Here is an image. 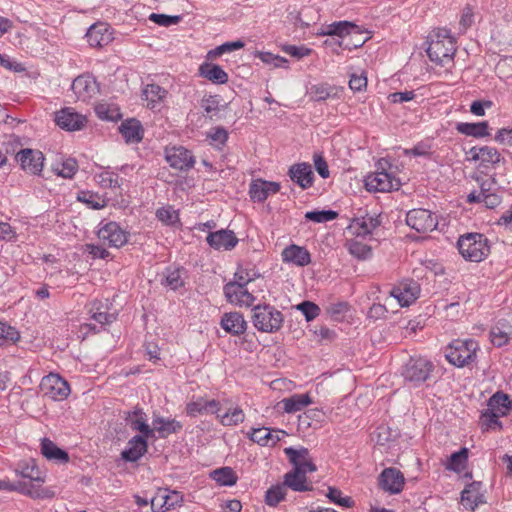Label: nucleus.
Returning <instances> with one entry per match:
<instances>
[{
  "mask_svg": "<svg viewBox=\"0 0 512 512\" xmlns=\"http://www.w3.org/2000/svg\"><path fill=\"white\" fill-rule=\"evenodd\" d=\"M429 59L436 64H445L454 58L456 52L454 38L446 29H438L429 36L426 50Z\"/></svg>",
  "mask_w": 512,
  "mask_h": 512,
  "instance_id": "nucleus-1",
  "label": "nucleus"
},
{
  "mask_svg": "<svg viewBox=\"0 0 512 512\" xmlns=\"http://www.w3.org/2000/svg\"><path fill=\"white\" fill-rule=\"evenodd\" d=\"M459 253L470 262H481L490 254L488 239L480 233H467L457 242Z\"/></svg>",
  "mask_w": 512,
  "mask_h": 512,
  "instance_id": "nucleus-2",
  "label": "nucleus"
},
{
  "mask_svg": "<svg viewBox=\"0 0 512 512\" xmlns=\"http://www.w3.org/2000/svg\"><path fill=\"white\" fill-rule=\"evenodd\" d=\"M284 322L281 311L270 304H258L252 309V323L254 327L264 333L278 332Z\"/></svg>",
  "mask_w": 512,
  "mask_h": 512,
  "instance_id": "nucleus-3",
  "label": "nucleus"
},
{
  "mask_svg": "<svg viewBox=\"0 0 512 512\" xmlns=\"http://www.w3.org/2000/svg\"><path fill=\"white\" fill-rule=\"evenodd\" d=\"M479 344L474 339H456L446 348V359L456 367H464L476 360Z\"/></svg>",
  "mask_w": 512,
  "mask_h": 512,
  "instance_id": "nucleus-4",
  "label": "nucleus"
},
{
  "mask_svg": "<svg viewBox=\"0 0 512 512\" xmlns=\"http://www.w3.org/2000/svg\"><path fill=\"white\" fill-rule=\"evenodd\" d=\"M435 365L424 357H411L403 366L402 376L413 387H418L428 381Z\"/></svg>",
  "mask_w": 512,
  "mask_h": 512,
  "instance_id": "nucleus-5",
  "label": "nucleus"
},
{
  "mask_svg": "<svg viewBox=\"0 0 512 512\" xmlns=\"http://www.w3.org/2000/svg\"><path fill=\"white\" fill-rule=\"evenodd\" d=\"M40 390L43 396L54 401H62L70 394L68 382L59 374L50 373L42 378Z\"/></svg>",
  "mask_w": 512,
  "mask_h": 512,
  "instance_id": "nucleus-6",
  "label": "nucleus"
},
{
  "mask_svg": "<svg viewBox=\"0 0 512 512\" xmlns=\"http://www.w3.org/2000/svg\"><path fill=\"white\" fill-rule=\"evenodd\" d=\"M407 225L419 233L434 231L438 226V218L428 209H411L406 214Z\"/></svg>",
  "mask_w": 512,
  "mask_h": 512,
  "instance_id": "nucleus-7",
  "label": "nucleus"
},
{
  "mask_svg": "<svg viewBox=\"0 0 512 512\" xmlns=\"http://www.w3.org/2000/svg\"><path fill=\"white\" fill-rule=\"evenodd\" d=\"M97 236L103 244L120 248L128 241V233L114 221L100 222Z\"/></svg>",
  "mask_w": 512,
  "mask_h": 512,
  "instance_id": "nucleus-8",
  "label": "nucleus"
},
{
  "mask_svg": "<svg viewBox=\"0 0 512 512\" xmlns=\"http://www.w3.org/2000/svg\"><path fill=\"white\" fill-rule=\"evenodd\" d=\"M284 453L293 465V469L291 471L311 473L317 470L307 448L301 447L296 449L293 447H287L284 449Z\"/></svg>",
  "mask_w": 512,
  "mask_h": 512,
  "instance_id": "nucleus-9",
  "label": "nucleus"
},
{
  "mask_svg": "<svg viewBox=\"0 0 512 512\" xmlns=\"http://www.w3.org/2000/svg\"><path fill=\"white\" fill-rule=\"evenodd\" d=\"M420 291L421 288L417 281L407 279L391 289L390 295L397 299L399 304L404 307L412 304L419 297Z\"/></svg>",
  "mask_w": 512,
  "mask_h": 512,
  "instance_id": "nucleus-10",
  "label": "nucleus"
},
{
  "mask_svg": "<svg viewBox=\"0 0 512 512\" xmlns=\"http://www.w3.org/2000/svg\"><path fill=\"white\" fill-rule=\"evenodd\" d=\"M400 185L401 183L398 179L385 171L373 173L369 175L365 181V186L368 191L387 192L398 190Z\"/></svg>",
  "mask_w": 512,
  "mask_h": 512,
  "instance_id": "nucleus-11",
  "label": "nucleus"
},
{
  "mask_svg": "<svg viewBox=\"0 0 512 512\" xmlns=\"http://www.w3.org/2000/svg\"><path fill=\"white\" fill-rule=\"evenodd\" d=\"M16 160L24 171L34 175L39 174L44 166L43 153L38 150L22 149L16 154Z\"/></svg>",
  "mask_w": 512,
  "mask_h": 512,
  "instance_id": "nucleus-12",
  "label": "nucleus"
},
{
  "mask_svg": "<svg viewBox=\"0 0 512 512\" xmlns=\"http://www.w3.org/2000/svg\"><path fill=\"white\" fill-rule=\"evenodd\" d=\"M405 483L403 473L393 467L385 468L379 475V486L390 494H398L403 490Z\"/></svg>",
  "mask_w": 512,
  "mask_h": 512,
  "instance_id": "nucleus-13",
  "label": "nucleus"
},
{
  "mask_svg": "<svg viewBox=\"0 0 512 512\" xmlns=\"http://www.w3.org/2000/svg\"><path fill=\"white\" fill-rule=\"evenodd\" d=\"M165 158L171 167L181 171L191 169L195 163L191 152L182 146L167 149Z\"/></svg>",
  "mask_w": 512,
  "mask_h": 512,
  "instance_id": "nucleus-14",
  "label": "nucleus"
},
{
  "mask_svg": "<svg viewBox=\"0 0 512 512\" xmlns=\"http://www.w3.org/2000/svg\"><path fill=\"white\" fill-rule=\"evenodd\" d=\"M56 124L67 131L81 130L86 122V118L75 112L72 108H63L55 113Z\"/></svg>",
  "mask_w": 512,
  "mask_h": 512,
  "instance_id": "nucleus-15",
  "label": "nucleus"
},
{
  "mask_svg": "<svg viewBox=\"0 0 512 512\" xmlns=\"http://www.w3.org/2000/svg\"><path fill=\"white\" fill-rule=\"evenodd\" d=\"M280 188L278 182L256 179L249 185V195L252 201L262 203L269 195L278 193Z\"/></svg>",
  "mask_w": 512,
  "mask_h": 512,
  "instance_id": "nucleus-16",
  "label": "nucleus"
},
{
  "mask_svg": "<svg viewBox=\"0 0 512 512\" xmlns=\"http://www.w3.org/2000/svg\"><path fill=\"white\" fill-rule=\"evenodd\" d=\"M209 246L215 250H231L237 243L238 239L235 233L228 229H221L215 232H210L206 238Z\"/></svg>",
  "mask_w": 512,
  "mask_h": 512,
  "instance_id": "nucleus-17",
  "label": "nucleus"
},
{
  "mask_svg": "<svg viewBox=\"0 0 512 512\" xmlns=\"http://www.w3.org/2000/svg\"><path fill=\"white\" fill-rule=\"evenodd\" d=\"M125 420L132 431L140 433L138 436L154 438V429L148 425L146 414L142 409L127 412Z\"/></svg>",
  "mask_w": 512,
  "mask_h": 512,
  "instance_id": "nucleus-18",
  "label": "nucleus"
},
{
  "mask_svg": "<svg viewBox=\"0 0 512 512\" xmlns=\"http://www.w3.org/2000/svg\"><path fill=\"white\" fill-rule=\"evenodd\" d=\"M224 294L228 302L235 305L251 306L255 301V297L242 285L226 284Z\"/></svg>",
  "mask_w": 512,
  "mask_h": 512,
  "instance_id": "nucleus-19",
  "label": "nucleus"
},
{
  "mask_svg": "<svg viewBox=\"0 0 512 512\" xmlns=\"http://www.w3.org/2000/svg\"><path fill=\"white\" fill-rule=\"evenodd\" d=\"M72 90L78 99L87 101L97 93V82L91 75H81L74 79Z\"/></svg>",
  "mask_w": 512,
  "mask_h": 512,
  "instance_id": "nucleus-20",
  "label": "nucleus"
},
{
  "mask_svg": "<svg viewBox=\"0 0 512 512\" xmlns=\"http://www.w3.org/2000/svg\"><path fill=\"white\" fill-rule=\"evenodd\" d=\"M148 439L143 436H133L121 453L122 459L128 462L138 461L148 450Z\"/></svg>",
  "mask_w": 512,
  "mask_h": 512,
  "instance_id": "nucleus-21",
  "label": "nucleus"
},
{
  "mask_svg": "<svg viewBox=\"0 0 512 512\" xmlns=\"http://www.w3.org/2000/svg\"><path fill=\"white\" fill-rule=\"evenodd\" d=\"M281 256L283 262L292 263L299 267H304L311 263L310 252L305 247L296 244L285 247Z\"/></svg>",
  "mask_w": 512,
  "mask_h": 512,
  "instance_id": "nucleus-22",
  "label": "nucleus"
},
{
  "mask_svg": "<svg viewBox=\"0 0 512 512\" xmlns=\"http://www.w3.org/2000/svg\"><path fill=\"white\" fill-rule=\"evenodd\" d=\"M288 175L302 189L311 187L314 181L311 165L305 162L292 165L289 168Z\"/></svg>",
  "mask_w": 512,
  "mask_h": 512,
  "instance_id": "nucleus-23",
  "label": "nucleus"
},
{
  "mask_svg": "<svg viewBox=\"0 0 512 512\" xmlns=\"http://www.w3.org/2000/svg\"><path fill=\"white\" fill-rule=\"evenodd\" d=\"M220 326L227 333L238 336L245 333L247 322L240 312H228L221 317Z\"/></svg>",
  "mask_w": 512,
  "mask_h": 512,
  "instance_id": "nucleus-24",
  "label": "nucleus"
},
{
  "mask_svg": "<svg viewBox=\"0 0 512 512\" xmlns=\"http://www.w3.org/2000/svg\"><path fill=\"white\" fill-rule=\"evenodd\" d=\"M482 482L473 481L461 492V502L465 508L475 510L480 504L485 503L484 494L481 492Z\"/></svg>",
  "mask_w": 512,
  "mask_h": 512,
  "instance_id": "nucleus-25",
  "label": "nucleus"
},
{
  "mask_svg": "<svg viewBox=\"0 0 512 512\" xmlns=\"http://www.w3.org/2000/svg\"><path fill=\"white\" fill-rule=\"evenodd\" d=\"M41 484L42 483H36L32 481L30 483H12L11 491L19 492L33 499L52 498L54 496V493L47 488H43Z\"/></svg>",
  "mask_w": 512,
  "mask_h": 512,
  "instance_id": "nucleus-26",
  "label": "nucleus"
},
{
  "mask_svg": "<svg viewBox=\"0 0 512 512\" xmlns=\"http://www.w3.org/2000/svg\"><path fill=\"white\" fill-rule=\"evenodd\" d=\"M86 38L90 46L102 47L112 40V34L106 23H96L89 27Z\"/></svg>",
  "mask_w": 512,
  "mask_h": 512,
  "instance_id": "nucleus-27",
  "label": "nucleus"
},
{
  "mask_svg": "<svg viewBox=\"0 0 512 512\" xmlns=\"http://www.w3.org/2000/svg\"><path fill=\"white\" fill-rule=\"evenodd\" d=\"M280 430H271L267 427L252 428L247 433L248 438L261 446H274L280 441Z\"/></svg>",
  "mask_w": 512,
  "mask_h": 512,
  "instance_id": "nucleus-28",
  "label": "nucleus"
},
{
  "mask_svg": "<svg viewBox=\"0 0 512 512\" xmlns=\"http://www.w3.org/2000/svg\"><path fill=\"white\" fill-rule=\"evenodd\" d=\"M512 337V325L505 319L499 320L490 331L491 342L496 347L507 344Z\"/></svg>",
  "mask_w": 512,
  "mask_h": 512,
  "instance_id": "nucleus-29",
  "label": "nucleus"
},
{
  "mask_svg": "<svg viewBox=\"0 0 512 512\" xmlns=\"http://www.w3.org/2000/svg\"><path fill=\"white\" fill-rule=\"evenodd\" d=\"M154 433L157 432L160 438H166L171 434L178 433L182 430V423L176 419L164 418L161 416L153 418Z\"/></svg>",
  "mask_w": 512,
  "mask_h": 512,
  "instance_id": "nucleus-30",
  "label": "nucleus"
},
{
  "mask_svg": "<svg viewBox=\"0 0 512 512\" xmlns=\"http://www.w3.org/2000/svg\"><path fill=\"white\" fill-rule=\"evenodd\" d=\"M307 473L289 471L284 475L283 484L296 492H306L313 489L312 483L307 479Z\"/></svg>",
  "mask_w": 512,
  "mask_h": 512,
  "instance_id": "nucleus-31",
  "label": "nucleus"
},
{
  "mask_svg": "<svg viewBox=\"0 0 512 512\" xmlns=\"http://www.w3.org/2000/svg\"><path fill=\"white\" fill-rule=\"evenodd\" d=\"M16 474L27 478L32 482L36 483H44L45 482V474L40 471L38 466L36 465L35 460L30 459L28 461H22L18 464L16 470Z\"/></svg>",
  "mask_w": 512,
  "mask_h": 512,
  "instance_id": "nucleus-32",
  "label": "nucleus"
},
{
  "mask_svg": "<svg viewBox=\"0 0 512 512\" xmlns=\"http://www.w3.org/2000/svg\"><path fill=\"white\" fill-rule=\"evenodd\" d=\"M455 129L458 133L474 138H484L490 136L489 124L487 121L477 123L459 122Z\"/></svg>",
  "mask_w": 512,
  "mask_h": 512,
  "instance_id": "nucleus-33",
  "label": "nucleus"
},
{
  "mask_svg": "<svg viewBox=\"0 0 512 512\" xmlns=\"http://www.w3.org/2000/svg\"><path fill=\"white\" fill-rule=\"evenodd\" d=\"M487 408L504 417L512 411V400L507 394L499 391L489 398Z\"/></svg>",
  "mask_w": 512,
  "mask_h": 512,
  "instance_id": "nucleus-34",
  "label": "nucleus"
},
{
  "mask_svg": "<svg viewBox=\"0 0 512 512\" xmlns=\"http://www.w3.org/2000/svg\"><path fill=\"white\" fill-rule=\"evenodd\" d=\"M199 74L215 84L228 82V74L217 64L203 63L199 67Z\"/></svg>",
  "mask_w": 512,
  "mask_h": 512,
  "instance_id": "nucleus-35",
  "label": "nucleus"
},
{
  "mask_svg": "<svg viewBox=\"0 0 512 512\" xmlns=\"http://www.w3.org/2000/svg\"><path fill=\"white\" fill-rule=\"evenodd\" d=\"M120 132L128 143H138L143 138V128L140 121L128 119L122 122Z\"/></svg>",
  "mask_w": 512,
  "mask_h": 512,
  "instance_id": "nucleus-36",
  "label": "nucleus"
},
{
  "mask_svg": "<svg viewBox=\"0 0 512 512\" xmlns=\"http://www.w3.org/2000/svg\"><path fill=\"white\" fill-rule=\"evenodd\" d=\"M108 308L101 301H92L89 306L90 318L99 323L101 327L111 324L115 315L107 312Z\"/></svg>",
  "mask_w": 512,
  "mask_h": 512,
  "instance_id": "nucleus-37",
  "label": "nucleus"
},
{
  "mask_svg": "<svg viewBox=\"0 0 512 512\" xmlns=\"http://www.w3.org/2000/svg\"><path fill=\"white\" fill-rule=\"evenodd\" d=\"M323 35L345 37L352 34H359V28L349 21H338L325 27Z\"/></svg>",
  "mask_w": 512,
  "mask_h": 512,
  "instance_id": "nucleus-38",
  "label": "nucleus"
},
{
  "mask_svg": "<svg viewBox=\"0 0 512 512\" xmlns=\"http://www.w3.org/2000/svg\"><path fill=\"white\" fill-rule=\"evenodd\" d=\"M41 453L49 460H56L60 463L69 461L68 453L57 447L56 444L48 438H44L41 441Z\"/></svg>",
  "mask_w": 512,
  "mask_h": 512,
  "instance_id": "nucleus-39",
  "label": "nucleus"
},
{
  "mask_svg": "<svg viewBox=\"0 0 512 512\" xmlns=\"http://www.w3.org/2000/svg\"><path fill=\"white\" fill-rule=\"evenodd\" d=\"M381 224L379 215H369L358 218L355 220L354 227L356 228L357 236H365L371 234Z\"/></svg>",
  "mask_w": 512,
  "mask_h": 512,
  "instance_id": "nucleus-40",
  "label": "nucleus"
},
{
  "mask_svg": "<svg viewBox=\"0 0 512 512\" xmlns=\"http://www.w3.org/2000/svg\"><path fill=\"white\" fill-rule=\"evenodd\" d=\"M283 410L286 413H295L301 411L312 403L309 394H294L291 397L284 398L281 402Z\"/></svg>",
  "mask_w": 512,
  "mask_h": 512,
  "instance_id": "nucleus-41",
  "label": "nucleus"
},
{
  "mask_svg": "<svg viewBox=\"0 0 512 512\" xmlns=\"http://www.w3.org/2000/svg\"><path fill=\"white\" fill-rule=\"evenodd\" d=\"M210 477L221 486H233L238 477L231 467H221L210 473Z\"/></svg>",
  "mask_w": 512,
  "mask_h": 512,
  "instance_id": "nucleus-42",
  "label": "nucleus"
},
{
  "mask_svg": "<svg viewBox=\"0 0 512 512\" xmlns=\"http://www.w3.org/2000/svg\"><path fill=\"white\" fill-rule=\"evenodd\" d=\"M310 94L313 100L320 102L329 98H337L339 96V89L328 84H319L311 87Z\"/></svg>",
  "mask_w": 512,
  "mask_h": 512,
  "instance_id": "nucleus-43",
  "label": "nucleus"
},
{
  "mask_svg": "<svg viewBox=\"0 0 512 512\" xmlns=\"http://www.w3.org/2000/svg\"><path fill=\"white\" fill-rule=\"evenodd\" d=\"M469 450L466 447L461 448L458 452L451 454L446 469L460 473L466 466L468 461Z\"/></svg>",
  "mask_w": 512,
  "mask_h": 512,
  "instance_id": "nucleus-44",
  "label": "nucleus"
},
{
  "mask_svg": "<svg viewBox=\"0 0 512 512\" xmlns=\"http://www.w3.org/2000/svg\"><path fill=\"white\" fill-rule=\"evenodd\" d=\"M98 183L103 188H121L123 179L117 173L111 171L109 168L103 170L96 175Z\"/></svg>",
  "mask_w": 512,
  "mask_h": 512,
  "instance_id": "nucleus-45",
  "label": "nucleus"
},
{
  "mask_svg": "<svg viewBox=\"0 0 512 512\" xmlns=\"http://www.w3.org/2000/svg\"><path fill=\"white\" fill-rule=\"evenodd\" d=\"M183 273L184 270L180 268H167L164 272L165 279L162 281V284L172 290H177L184 286Z\"/></svg>",
  "mask_w": 512,
  "mask_h": 512,
  "instance_id": "nucleus-46",
  "label": "nucleus"
},
{
  "mask_svg": "<svg viewBox=\"0 0 512 512\" xmlns=\"http://www.w3.org/2000/svg\"><path fill=\"white\" fill-rule=\"evenodd\" d=\"M286 487L282 484L271 486L265 493V503L270 507H276L285 499Z\"/></svg>",
  "mask_w": 512,
  "mask_h": 512,
  "instance_id": "nucleus-47",
  "label": "nucleus"
},
{
  "mask_svg": "<svg viewBox=\"0 0 512 512\" xmlns=\"http://www.w3.org/2000/svg\"><path fill=\"white\" fill-rule=\"evenodd\" d=\"M347 249L351 255L360 260H366L372 255V249L369 245L355 239L347 242Z\"/></svg>",
  "mask_w": 512,
  "mask_h": 512,
  "instance_id": "nucleus-48",
  "label": "nucleus"
},
{
  "mask_svg": "<svg viewBox=\"0 0 512 512\" xmlns=\"http://www.w3.org/2000/svg\"><path fill=\"white\" fill-rule=\"evenodd\" d=\"M78 170L77 161L73 158H68L61 163L53 165V171L63 178H72Z\"/></svg>",
  "mask_w": 512,
  "mask_h": 512,
  "instance_id": "nucleus-49",
  "label": "nucleus"
},
{
  "mask_svg": "<svg viewBox=\"0 0 512 512\" xmlns=\"http://www.w3.org/2000/svg\"><path fill=\"white\" fill-rule=\"evenodd\" d=\"M166 95V90L157 84H149L143 90V97L148 101V106L155 107V104L163 99Z\"/></svg>",
  "mask_w": 512,
  "mask_h": 512,
  "instance_id": "nucleus-50",
  "label": "nucleus"
},
{
  "mask_svg": "<svg viewBox=\"0 0 512 512\" xmlns=\"http://www.w3.org/2000/svg\"><path fill=\"white\" fill-rule=\"evenodd\" d=\"M218 419L224 426H236L244 422L245 414L240 407H236L232 411H227L224 414L218 415Z\"/></svg>",
  "mask_w": 512,
  "mask_h": 512,
  "instance_id": "nucleus-51",
  "label": "nucleus"
},
{
  "mask_svg": "<svg viewBox=\"0 0 512 512\" xmlns=\"http://www.w3.org/2000/svg\"><path fill=\"white\" fill-rule=\"evenodd\" d=\"M480 151L482 152L480 155V163L483 167L495 165L503 159L499 151L494 147L482 146L480 147Z\"/></svg>",
  "mask_w": 512,
  "mask_h": 512,
  "instance_id": "nucleus-52",
  "label": "nucleus"
},
{
  "mask_svg": "<svg viewBox=\"0 0 512 512\" xmlns=\"http://www.w3.org/2000/svg\"><path fill=\"white\" fill-rule=\"evenodd\" d=\"M20 338V334L16 328L5 322H0V346L14 344Z\"/></svg>",
  "mask_w": 512,
  "mask_h": 512,
  "instance_id": "nucleus-53",
  "label": "nucleus"
},
{
  "mask_svg": "<svg viewBox=\"0 0 512 512\" xmlns=\"http://www.w3.org/2000/svg\"><path fill=\"white\" fill-rule=\"evenodd\" d=\"M338 213L333 210H314L305 214V219L315 223H326L336 219Z\"/></svg>",
  "mask_w": 512,
  "mask_h": 512,
  "instance_id": "nucleus-54",
  "label": "nucleus"
},
{
  "mask_svg": "<svg viewBox=\"0 0 512 512\" xmlns=\"http://www.w3.org/2000/svg\"><path fill=\"white\" fill-rule=\"evenodd\" d=\"M326 496L331 502L342 507L350 508L354 505L353 499L349 496L343 497L341 490L336 487H329Z\"/></svg>",
  "mask_w": 512,
  "mask_h": 512,
  "instance_id": "nucleus-55",
  "label": "nucleus"
},
{
  "mask_svg": "<svg viewBox=\"0 0 512 512\" xmlns=\"http://www.w3.org/2000/svg\"><path fill=\"white\" fill-rule=\"evenodd\" d=\"M397 433L387 426H379L374 433V440L378 445L384 446L393 441Z\"/></svg>",
  "mask_w": 512,
  "mask_h": 512,
  "instance_id": "nucleus-56",
  "label": "nucleus"
},
{
  "mask_svg": "<svg viewBox=\"0 0 512 512\" xmlns=\"http://www.w3.org/2000/svg\"><path fill=\"white\" fill-rule=\"evenodd\" d=\"M182 17L179 15L170 16L166 14L152 13L149 16V20L158 24L159 26L169 27L176 25L181 21Z\"/></svg>",
  "mask_w": 512,
  "mask_h": 512,
  "instance_id": "nucleus-57",
  "label": "nucleus"
},
{
  "mask_svg": "<svg viewBox=\"0 0 512 512\" xmlns=\"http://www.w3.org/2000/svg\"><path fill=\"white\" fill-rule=\"evenodd\" d=\"M245 46L244 42L241 40L232 41V42H226L222 45L216 47L215 49L209 51L210 56H220L224 53H229L235 50L242 49Z\"/></svg>",
  "mask_w": 512,
  "mask_h": 512,
  "instance_id": "nucleus-58",
  "label": "nucleus"
},
{
  "mask_svg": "<svg viewBox=\"0 0 512 512\" xmlns=\"http://www.w3.org/2000/svg\"><path fill=\"white\" fill-rule=\"evenodd\" d=\"M165 490L158 489L156 494L150 499L152 512H166L168 511Z\"/></svg>",
  "mask_w": 512,
  "mask_h": 512,
  "instance_id": "nucleus-59",
  "label": "nucleus"
},
{
  "mask_svg": "<svg viewBox=\"0 0 512 512\" xmlns=\"http://www.w3.org/2000/svg\"><path fill=\"white\" fill-rule=\"evenodd\" d=\"M500 416L491 411L489 408H487L485 411L481 414V423L483 426H485L487 429H494L496 427L501 428V422L499 421Z\"/></svg>",
  "mask_w": 512,
  "mask_h": 512,
  "instance_id": "nucleus-60",
  "label": "nucleus"
},
{
  "mask_svg": "<svg viewBox=\"0 0 512 512\" xmlns=\"http://www.w3.org/2000/svg\"><path fill=\"white\" fill-rule=\"evenodd\" d=\"M201 108L205 112V114L212 118L217 115L219 112V99L217 96H209L207 98L202 99Z\"/></svg>",
  "mask_w": 512,
  "mask_h": 512,
  "instance_id": "nucleus-61",
  "label": "nucleus"
},
{
  "mask_svg": "<svg viewBox=\"0 0 512 512\" xmlns=\"http://www.w3.org/2000/svg\"><path fill=\"white\" fill-rule=\"evenodd\" d=\"M297 309L303 313L307 321H312L320 313V308L311 301L301 302L297 305Z\"/></svg>",
  "mask_w": 512,
  "mask_h": 512,
  "instance_id": "nucleus-62",
  "label": "nucleus"
},
{
  "mask_svg": "<svg viewBox=\"0 0 512 512\" xmlns=\"http://www.w3.org/2000/svg\"><path fill=\"white\" fill-rule=\"evenodd\" d=\"M186 413L190 417H196L205 413V399L198 397L195 400L190 401L186 405Z\"/></svg>",
  "mask_w": 512,
  "mask_h": 512,
  "instance_id": "nucleus-63",
  "label": "nucleus"
},
{
  "mask_svg": "<svg viewBox=\"0 0 512 512\" xmlns=\"http://www.w3.org/2000/svg\"><path fill=\"white\" fill-rule=\"evenodd\" d=\"M260 59L269 64V65H272L274 67H283V68H287V64H288V60L284 57H281V56H278V55H274L272 53H261L260 54Z\"/></svg>",
  "mask_w": 512,
  "mask_h": 512,
  "instance_id": "nucleus-64",
  "label": "nucleus"
}]
</instances>
